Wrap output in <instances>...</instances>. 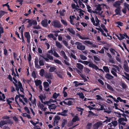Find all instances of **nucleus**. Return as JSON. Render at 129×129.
<instances>
[{"label": "nucleus", "mask_w": 129, "mask_h": 129, "mask_svg": "<svg viewBox=\"0 0 129 129\" xmlns=\"http://www.w3.org/2000/svg\"><path fill=\"white\" fill-rule=\"evenodd\" d=\"M13 83L16 87V89L18 93H19V89H20V91L23 93V89L22 87L21 83L19 81L18 82L17 81L15 77H13Z\"/></svg>", "instance_id": "nucleus-1"}, {"label": "nucleus", "mask_w": 129, "mask_h": 129, "mask_svg": "<svg viewBox=\"0 0 129 129\" xmlns=\"http://www.w3.org/2000/svg\"><path fill=\"white\" fill-rule=\"evenodd\" d=\"M105 7H106V6L104 4L99 5L96 7V10L93 12L94 13H95L102 17V13L103 12V11H101L102 9L103 8V7L104 8Z\"/></svg>", "instance_id": "nucleus-2"}, {"label": "nucleus", "mask_w": 129, "mask_h": 129, "mask_svg": "<svg viewBox=\"0 0 129 129\" xmlns=\"http://www.w3.org/2000/svg\"><path fill=\"white\" fill-rule=\"evenodd\" d=\"M18 98H19V102L23 105H24L25 104V103L27 102V99L24 97V95L19 94V95H17L15 97V101L17 104H18V102L17 101V100L18 99Z\"/></svg>", "instance_id": "nucleus-3"}, {"label": "nucleus", "mask_w": 129, "mask_h": 129, "mask_svg": "<svg viewBox=\"0 0 129 129\" xmlns=\"http://www.w3.org/2000/svg\"><path fill=\"white\" fill-rule=\"evenodd\" d=\"M56 101L55 100H53L52 99H50L49 101L47 102L46 104L48 106V108L50 109V111H53L56 108V106L54 104H50L51 103L56 102Z\"/></svg>", "instance_id": "nucleus-4"}, {"label": "nucleus", "mask_w": 129, "mask_h": 129, "mask_svg": "<svg viewBox=\"0 0 129 129\" xmlns=\"http://www.w3.org/2000/svg\"><path fill=\"white\" fill-rule=\"evenodd\" d=\"M127 121V120L125 118H120L118 119L120 129H123L124 127H125L126 126V124L124 122Z\"/></svg>", "instance_id": "nucleus-5"}, {"label": "nucleus", "mask_w": 129, "mask_h": 129, "mask_svg": "<svg viewBox=\"0 0 129 129\" xmlns=\"http://www.w3.org/2000/svg\"><path fill=\"white\" fill-rule=\"evenodd\" d=\"M26 21H27L28 23V24L27 26L28 27H29L31 26L32 24L34 25H36L37 24V21L34 20H30L28 19H26Z\"/></svg>", "instance_id": "nucleus-6"}, {"label": "nucleus", "mask_w": 129, "mask_h": 129, "mask_svg": "<svg viewBox=\"0 0 129 129\" xmlns=\"http://www.w3.org/2000/svg\"><path fill=\"white\" fill-rule=\"evenodd\" d=\"M76 44L77 45V48L79 50H84L85 48V46L82 45L80 43L76 42Z\"/></svg>", "instance_id": "nucleus-7"}, {"label": "nucleus", "mask_w": 129, "mask_h": 129, "mask_svg": "<svg viewBox=\"0 0 129 129\" xmlns=\"http://www.w3.org/2000/svg\"><path fill=\"white\" fill-rule=\"evenodd\" d=\"M102 124V122H98L94 124L93 126V129H98V128L101 126Z\"/></svg>", "instance_id": "nucleus-8"}, {"label": "nucleus", "mask_w": 129, "mask_h": 129, "mask_svg": "<svg viewBox=\"0 0 129 129\" xmlns=\"http://www.w3.org/2000/svg\"><path fill=\"white\" fill-rule=\"evenodd\" d=\"M120 37H119L118 36H117V37L118 38V39L120 40H122L124 39L125 38L128 39H129V37L126 34L122 35L121 34H119Z\"/></svg>", "instance_id": "nucleus-9"}, {"label": "nucleus", "mask_w": 129, "mask_h": 129, "mask_svg": "<svg viewBox=\"0 0 129 129\" xmlns=\"http://www.w3.org/2000/svg\"><path fill=\"white\" fill-rule=\"evenodd\" d=\"M52 25L55 27H60L61 25L59 22L54 21L52 22Z\"/></svg>", "instance_id": "nucleus-10"}, {"label": "nucleus", "mask_w": 129, "mask_h": 129, "mask_svg": "<svg viewBox=\"0 0 129 129\" xmlns=\"http://www.w3.org/2000/svg\"><path fill=\"white\" fill-rule=\"evenodd\" d=\"M29 100L31 102V103L33 104L34 105L35 104V105H36V99L35 98H34V100L32 101L31 100V98L32 97V95L30 93H29Z\"/></svg>", "instance_id": "nucleus-11"}, {"label": "nucleus", "mask_w": 129, "mask_h": 129, "mask_svg": "<svg viewBox=\"0 0 129 129\" xmlns=\"http://www.w3.org/2000/svg\"><path fill=\"white\" fill-rule=\"evenodd\" d=\"M43 85L45 90L46 91H48L49 90V88H48L49 86V83L47 82H45L43 83Z\"/></svg>", "instance_id": "nucleus-12"}, {"label": "nucleus", "mask_w": 129, "mask_h": 129, "mask_svg": "<svg viewBox=\"0 0 129 129\" xmlns=\"http://www.w3.org/2000/svg\"><path fill=\"white\" fill-rule=\"evenodd\" d=\"M24 36L27 39V42L28 43L30 42V35L29 32H26L25 33Z\"/></svg>", "instance_id": "nucleus-13"}, {"label": "nucleus", "mask_w": 129, "mask_h": 129, "mask_svg": "<svg viewBox=\"0 0 129 129\" xmlns=\"http://www.w3.org/2000/svg\"><path fill=\"white\" fill-rule=\"evenodd\" d=\"M124 8L122 9V12L124 13H126L127 9H128L129 5L126 3H124Z\"/></svg>", "instance_id": "nucleus-14"}, {"label": "nucleus", "mask_w": 129, "mask_h": 129, "mask_svg": "<svg viewBox=\"0 0 129 129\" xmlns=\"http://www.w3.org/2000/svg\"><path fill=\"white\" fill-rule=\"evenodd\" d=\"M48 20L47 19H45L42 21L41 22V24L44 27H46L48 25Z\"/></svg>", "instance_id": "nucleus-15"}, {"label": "nucleus", "mask_w": 129, "mask_h": 129, "mask_svg": "<svg viewBox=\"0 0 129 129\" xmlns=\"http://www.w3.org/2000/svg\"><path fill=\"white\" fill-rule=\"evenodd\" d=\"M6 98V97L3 93H2L0 91V101H2L5 102V100L4 99Z\"/></svg>", "instance_id": "nucleus-16"}, {"label": "nucleus", "mask_w": 129, "mask_h": 129, "mask_svg": "<svg viewBox=\"0 0 129 129\" xmlns=\"http://www.w3.org/2000/svg\"><path fill=\"white\" fill-rule=\"evenodd\" d=\"M7 123L8 122L7 120H1L0 121V127L2 128L3 125L7 124Z\"/></svg>", "instance_id": "nucleus-17"}, {"label": "nucleus", "mask_w": 129, "mask_h": 129, "mask_svg": "<svg viewBox=\"0 0 129 129\" xmlns=\"http://www.w3.org/2000/svg\"><path fill=\"white\" fill-rule=\"evenodd\" d=\"M96 18L95 19L96 23L94 22V23L93 24V25L96 26H98L100 25L99 23L100 21L98 19L96 16Z\"/></svg>", "instance_id": "nucleus-18"}, {"label": "nucleus", "mask_w": 129, "mask_h": 129, "mask_svg": "<svg viewBox=\"0 0 129 129\" xmlns=\"http://www.w3.org/2000/svg\"><path fill=\"white\" fill-rule=\"evenodd\" d=\"M88 66L89 67L91 68L95 69L96 70H97L98 69V67L95 65L94 64L92 63H89L88 64Z\"/></svg>", "instance_id": "nucleus-19"}, {"label": "nucleus", "mask_w": 129, "mask_h": 129, "mask_svg": "<svg viewBox=\"0 0 129 129\" xmlns=\"http://www.w3.org/2000/svg\"><path fill=\"white\" fill-rule=\"evenodd\" d=\"M44 76L46 78L51 79H52L53 77V75L50 73L46 74L44 75Z\"/></svg>", "instance_id": "nucleus-20"}, {"label": "nucleus", "mask_w": 129, "mask_h": 129, "mask_svg": "<svg viewBox=\"0 0 129 129\" xmlns=\"http://www.w3.org/2000/svg\"><path fill=\"white\" fill-rule=\"evenodd\" d=\"M39 107L42 111H45L47 109L46 107H44V105L41 104L39 105Z\"/></svg>", "instance_id": "nucleus-21"}, {"label": "nucleus", "mask_w": 129, "mask_h": 129, "mask_svg": "<svg viewBox=\"0 0 129 129\" xmlns=\"http://www.w3.org/2000/svg\"><path fill=\"white\" fill-rule=\"evenodd\" d=\"M119 101L121 102H123L124 103H126V100L122 99L120 97H118L116 100H115V102L117 103Z\"/></svg>", "instance_id": "nucleus-22"}, {"label": "nucleus", "mask_w": 129, "mask_h": 129, "mask_svg": "<svg viewBox=\"0 0 129 129\" xmlns=\"http://www.w3.org/2000/svg\"><path fill=\"white\" fill-rule=\"evenodd\" d=\"M80 119L78 117V115L77 114L73 118L72 121L73 122H75L77 121H79Z\"/></svg>", "instance_id": "nucleus-23"}, {"label": "nucleus", "mask_w": 129, "mask_h": 129, "mask_svg": "<svg viewBox=\"0 0 129 129\" xmlns=\"http://www.w3.org/2000/svg\"><path fill=\"white\" fill-rule=\"evenodd\" d=\"M35 82L36 85L37 86L39 85L42 83L41 80H40L36 79V80H35Z\"/></svg>", "instance_id": "nucleus-24"}, {"label": "nucleus", "mask_w": 129, "mask_h": 129, "mask_svg": "<svg viewBox=\"0 0 129 129\" xmlns=\"http://www.w3.org/2000/svg\"><path fill=\"white\" fill-rule=\"evenodd\" d=\"M14 100V98H7L6 101L7 102L8 104L9 105L10 104V103L12 102V101Z\"/></svg>", "instance_id": "nucleus-25"}, {"label": "nucleus", "mask_w": 129, "mask_h": 129, "mask_svg": "<svg viewBox=\"0 0 129 129\" xmlns=\"http://www.w3.org/2000/svg\"><path fill=\"white\" fill-rule=\"evenodd\" d=\"M121 2L119 1L116 2L113 5L115 7H117L121 5Z\"/></svg>", "instance_id": "nucleus-26"}, {"label": "nucleus", "mask_w": 129, "mask_h": 129, "mask_svg": "<svg viewBox=\"0 0 129 129\" xmlns=\"http://www.w3.org/2000/svg\"><path fill=\"white\" fill-rule=\"evenodd\" d=\"M60 117L58 116H57L55 117L54 123L56 124L58 122V121L60 119Z\"/></svg>", "instance_id": "nucleus-27"}, {"label": "nucleus", "mask_w": 129, "mask_h": 129, "mask_svg": "<svg viewBox=\"0 0 129 129\" xmlns=\"http://www.w3.org/2000/svg\"><path fill=\"white\" fill-rule=\"evenodd\" d=\"M60 54L65 59H67V57L65 54V52L63 51L62 50L61 51L60 53Z\"/></svg>", "instance_id": "nucleus-28"}, {"label": "nucleus", "mask_w": 129, "mask_h": 129, "mask_svg": "<svg viewBox=\"0 0 129 129\" xmlns=\"http://www.w3.org/2000/svg\"><path fill=\"white\" fill-rule=\"evenodd\" d=\"M76 67L80 70L83 69V66L82 64L79 63H77Z\"/></svg>", "instance_id": "nucleus-29"}, {"label": "nucleus", "mask_w": 129, "mask_h": 129, "mask_svg": "<svg viewBox=\"0 0 129 129\" xmlns=\"http://www.w3.org/2000/svg\"><path fill=\"white\" fill-rule=\"evenodd\" d=\"M73 83L75 84V86L76 87H77L79 85H82L83 84L81 83H79L77 81H75L73 82Z\"/></svg>", "instance_id": "nucleus-30"}, {"label": "nucleus", "mask_w": 129, "mask_h": 129, "mask_svg": "<svg viewBox=\"0 0 129 129\" xmlns=\"http://www.w3.org/2000/svg\"><path fill=\"white\" fill-rule=\"evenodd\" d=\"M39 97L42 102L43 103V100H44L45 98V96L43 95H41L39 96Z\"/></svg>", "instance_id": "nucleus-31"}, {"label": "nucleus", "mask_w": 129, "mask_h": 129, "mask_svg": "<svg viewBox=\"0 0 129 129\" xmlns=\"http://www.w3.org/2000/svg\"><path fill=\"white\" fill-rule=\"evenodd\" d=\"M124 68L125 71L127 72H128L129 71V68L128 66L126 64H124Z\"/></svg>", "instance_id": "nucleus-32"}, {"label": "nucleus", "mask_w": 129, "mask_h": 129, "mask_svg": "<svg viewBox=\"0 0 129 129\" xmlns=\"http://www.w3.org/2000/svg\"><path fill=\"white\" fill-rule=\"evenodd\" d=\"M74 18H75L74 17V15L70 16V23L72 24L73 25H74V23H73V20Z\"/></svg>", "instance_id": "nucleus-33"}, {"label": "nucleus", "mask_w": 129, "mask_h": 129, "mask_svg": "<svg viewBox=\"0 0 129 129\" xmlns=\"http://www.w3.org/2000/svg\"><path fill=\"white\" fill-rule=\"evenodd\" d=\"M68 30V31L70 32L71 33H72L73 34H75V32L73 30L72 28H68L67 30Z\"/></svg>", "instance_id": "nucleus-34"}, {"label": "nucleus", "mask_w": 129, "mask_h": 129, "mask_svg": "<svg viewBox=\"0 0 129 129\" xmlns=\"http://www.w3.org/2000/svg\"><path fill=\"white\" fill-rule=\"evenodd\" d=\"M79 10L80 13L79 16L81 18H82V17L81 16H83L84 15V12L81 9H80Z\"/></svg>", "instance_id": "nucleus-35"}, {"label": "nucleus", "mask_w": 129, "mask_h": 129, "mask_svg": "<svg viewBox=\"0 0 129 129\" xmlns=\"http://www.w3.org/2000/svg\"><path fill=\"white\" fill-rule=\"evenodd\" d=\"M66 11L64 10L63 9L62 10H61L59 12V13L60 15L62 16H63L65 15V13Z\"/></svg>", "instance_id": "nucleus-36"}, {"label": "nucleus", "mask_w": 129, "mask_h": 129, "mask_svg": "<svg viewBox=\"0 0 129 129\" xmlns=\"http://www.w3.org/2000/svg\"><path fill=\"white\" fill-rule=\"evenodd\" d=\"M38 58H36L35 60V65L36 68H40V66L38 63Z\"/></svg>", "instance_id": "nucleus-37"}, {"label": "nucleus", "mask_w": 129, "mask_h": 129, "mask_svg": "<svg viewBox=\"0 0 129 129\" xmlns=\"http://www.w3.org/2000/svg\"><path fill=\"white\" fill-rule=\"evenodd\" d=\"M108 79H110L113 78V77L112 76L109 74H107L105 76Z\"/></svg>", "instance_id": "nucleus-38"}, {"label": "nucleus", "mask_w": 129, "mask_h": 129, "mask_svg": "<svg viewBox=\"0 0 129 129\" xmlns=\"http://www.w3.org/2000/svg\"><path fill=\"white\" fill-rule=\"evenodd\" d=\"M56 46L59 48H61L62 47V46L60 43L57 41L56 42Z\"/></svg>", "instance_id": "nucleus-39"}, {"label": "nucleus", "mask_w": 129, "mask_h": 129, "mask_svg": "<svg viewBox=\"0 0 129 129\" xmlns=\"http://www.w3.org/2000/svg\"><path fill=\"white\" fill-rule=\"evenodd\" d=\"M98 105L100 106V108H98V110H103L104 109V106L103 105L99 104Z\"/></svg>", "instance_id": "nucleus-40"}, {"label": "nucleus", "mask_w": 129, "mask_h": 129, "mask_svg": "<svg viewBox=\"0 0 129 129\" xmlns=\"http://www.w3.org/2000/svg\"><path fill=\"white\" fill-rule=\"evenodd\" d=\"M68 111L67 110H64L62 112V116H66L67 115Z\"/></svg>", "instance_id": "nucleus-41"}, {"label": "nucleus", "mask_w": 129, "mask_h": 129, "mask_svg": "<svg viewBox=\"0 0 129 129\" xmlns=\"http://www.w3.org/2000/svg\"><path fill=\"white\" fill-rule=\"evenodd\" d=\"M56 69V68L55 67H51L50 68L49 71L50 72H53Z\"/></svg>", "instance_id": "nucleus-42"}, {"label": "nucleus", "mask_w": 129, "mask_h": 129, "mask_svg": "<svg viewBox=\"0 0 129 129\" xmlns=\"http://www.w3.org/2000/svg\"><path fill=\"white\" fill-rule=\"evenodd\" d=\"M120 9L121 8H118L115 10V11L116 12V15L119 14H120Z\"/></svg>", "instance_id": "nucleus-43"}, {"label": "nucleus", "mask_w": 129, "mask_h": 129, "mask_svg": "<svg viewBox=\"0 0 129 129\" xmlns=\"http://www.w3.org/2000/svg\"><path fill=\"white\" fill-rule=\"evenodd\" d=\"M112 69L113 70H114V71H115V72H117V71L118 72L120 71L119 68L117 66H115Z\"/></svg>", "instance_id": "nucleus-44"}, {"label": "nucleus", "mask_w": 129, "mask_h": 129, "mask_svg": "<svg viewBox=\"0 0 129 129\" xmlns=\"http://www.w3.org/2000/svg\"><path fill=\"white\" fill-rule=\"evenodd\" d=\"M78 4H79L81 8H84L85 7L84 5L80 1H79V2L78 3Z\"/></svg>", "instance_id": "nucleus-45"}, {"label": "nucleus", "mask_w": 129, "mask_h": 129, "mask_svg": "<svg viewBox=\"0 0 129 129\" xmlns=\"http://www.w3.org/2000/svg\"><path fill=\"white\" fill-rule=\"evenodd\" d=\"M45 71L43 69H42L40 71V74L41 76H43L44 75Z\"/></svg>", "instance_id": "nucleus-46"}, {"label": "nucleus", "mask_w": 129, "mask_h": 129, "mask_svg": "<svg viewBox=\"0 0 129 129\" xmlns=\"http://www.w3.org/2000/svg\"><path fill=\"white\" fill-rule=\"evenodd\" d=\"M106 118H107V119L105 120V121H103V122H106V123H108L109 122H110L111 120H111L112 118H108V117H106Z\"/></svg>", "instance_id": "nucleus-47"}, {"label": "nucleus", "mask_w": 129, "mask_h": 129, "mask_svg": "<svg viewBox=\"0 0 129 129\" xmlns=\"http://www.w3.org/2000/svg\"><path fill=\"white\" fill-rule=\"evenodd\" d=\"M124 74L126 76H125L123 75H122V76H123L128 80H129V74L125 73H124Z\"/></svg>", "instance_id": "nucleus-48"}, {"label": "nucleus", "mask_w": 129, "mask_h": 129, "mask_svg": "<svg viewBox=\"0 0 129 129\" xmlns=\"http://www.w3.org/2000/svg\"><path fill=\"white\" fill-rule=\"evenodd\" d=\"M48 37L49 38H52L54 40H55V38L54 37L53 35L52 34H50L48 35Z\"/></svg>", "instance_id": "nucleus-49"}, {"label": "nucleus", "mask_w": 129, "mask_h": 129, "mask_svg": "<svg viewBox=\"0 0 129 129\" xmlns=\"http://www.w3.org/2000/svg\"><path fill=\"white\" fill-rule=\"evenodd\" d=\"M59 93H55L53 95V97L54 99H56L59 96Z\"/></svg>", "instance_id": "nucleus-50"}, {"label": "nucleus", "mask_w": 129, "mask_h": 129, "mask_svg": "<svg viewBox=\"0 0 129 129\" xmlns=\"http://www.w3.org/2000/svg\"><path fill=\"white\" fill-rule=\"evenodd\" d=\"M88 112L89 113V114L88 116L89 117H90L95 115V114L91 111H89Z\"/></svg>", "instance_id": "nucleus-51"}, {"label": "nucleus", "mask_w": 129, "mask_h": 129, "mask_svg": "<svg viewBox=\"0 0 129 129\" xmlns=\"http://www.w3.org/2000/svg\"><path fill=\"white\" fill-rule=\"evenodd\" d=\"M16 73H17V75H16V74L14 72V71H12V74L13 75H14V76L15 77L16 76L18 77V76H19V75L17 73H17V69H16Z\"/></svg>", "instance_id": "nucleus-52"}, {"label": "nucleus", "mask_w": 129, "mask_h": 129, "mask_svg": "<svg viewBox=\"0 0 129 129\" xmlns=\"http://www.w3.org/2000/svg\"><path fill=\"white\" fill-rule=\"evenodd\" d=\"M77 94L79 96L80 98L83 99L84 98L83 94L82 93H78Z\"/></svg>", "instance_id": "nucleus-53"}, {"label": "nucleus", "mask_w": 129, "mask_h": 129, "mask_svg": "<svg viewBox=\"0 0 129 129\" xmlns=\"http://www.w3.org/2000/svg\"><path fill=\"white\" fill-rule=\"evenodd\" d=\"M103 69L104 71L106 72H109V70L108 67H104L103 68Z\"/></svg>", "instance_id": "nucleus-54"}, {"label": "nucleus", "mask_w": 129, "mask_h": 129, "mask_svg": "<svg viewBox=\"0 0 129 129\" xmlns=\"http://www.w3.org/2000/svg\"><path fill=\"white\" fill-rule=\"evenodd\" d=\"M84 43L85 44H89V45H92V43L90 41H89L87 40L85 41H84Z\"/></svg>", "instance_id": "nucleus-55"}, {"label": "nucleus", "mask_w": 129, "mask_h": 129, "mask_svg": "<svg viewBox=\"0 0 129 129\" xmlns=\"http://www.w3.org/2000/svg\"><path fill=\"white\" fill-rule=\"evenodd\" d=\"M80 57L83 60H86L87 59V57L82 55H80Z\"/></svg>", "instance_id": "nucleus-56"}, {"label": "nucleus", "mask_w": 129, "mask_h": 129, "mask_svg": "<svg viewBox=\"0 0 129 129\" xmlns=\"http://www.w3.org/2000/svg\"><path fill=\"white\" fill-rule=\"evenodd\" d=\"M111 123H112V124L114 126H116L118 124L117 122L116 121H112Z\"/></svg>", "instance_id": "nucleus-57"}, {"label": "nucleus", "mask_w": 129, "mask_h": 129, "mask_svg": "<svg viewBox=\"0 0 129 129\" xmlns=\"http://www.w3.org/2000/svg\"><path fill=\"white\" fill-rule=\"evenodd\" d=\"M96 99L98 100H103V99L102 98L101 96L99 95H97L96 96Z\"/></svg>", "instance_id": "nucleus-58"}, {"label": "nucleus", "mask_w": 129, "mask_h": 129, "mask_svg": "<svg viewBox=\"0 0 129 129\" xmlns=\"http://www.w3.org/2000/svg\"><path fill=\"white\" fill-rule=\"evenodd\" d=\"M67 121L66 120H64L63 121V122L61 125V126L62 127H63L65 124L67 123Z\"/></svg>", "instance_id": "nucleus-59"}, {"label": "nucleus", "mask_w": 129, "mask_h": 129, "mask_svg": "<svg viewBox=\"0 0 129 129\" xmlns=\"http://www.w3.org/2000/svg\"><path fill=\"white\" fill-rule=\"evenodd\" d=\"M6 12L3 11H0V17H1L3 16L5 14Z\"/></svg>", "instance_id": "nucleus-60"}, {"label": "nucleus", "mask_w": 129, "mask_h": 129, "mask_svg": "<svg viewBox=\"0 0 129 129\" xmlns=\"http://www.w3.org/2000/svg\"><path fill=\"white\" fill-rule=\"evenodd\" d=\"M46 57H47L50 60H52L53 59V57L51 55H50L47 54H46Z\"/></svg>", "instance_id": "nucleus-61"}, {"label": "nucleus", "mask_w": 129, "mask_h": 129, "mask_svg": "<svg viewBox=\"0 0 129 129\" xmlns=\"http://www.w3.org/2000/svg\"><path fill=\"white\" fill-rule=\"evenodd\" d=\"M111 73L115 76L117 77V75L116 73V72L115 71L113 70V69H112V70L111 71Z\"/></svg>", "instance_id": "nucleus-62"}, {"label": "nucleus", "mask_w": 129, "mask_h": 129, "mask_svg": "<svg viewBox=\"0 0 129 129\" xmlns=\"http://www.w3.org/2000/svg\"><path fill=\"white\" fill-rule=\"evenodd\" d=\"M24 109L25 111L28 113H30V111L28 109V108L26 107H25L24 108Z\"/></svg>", "instance_id": "nucleus-63"}, {"label": "nucleus", "mask_w": 129, "mask_h": 129, "mask_svg": "<svg viewBox=\"0 0 129 129\" xmlns=\"http://www.w3.org/2000/svg\"><path fill=\"white\" fill-rule=\"evenodd\" d=\"M110 51L111 53L113 55L114 54H115V52L117 53V52L115 51V50L113 49H110Z\"/></svg>", "instance_id": "nucleus-64"}]
</instances>
